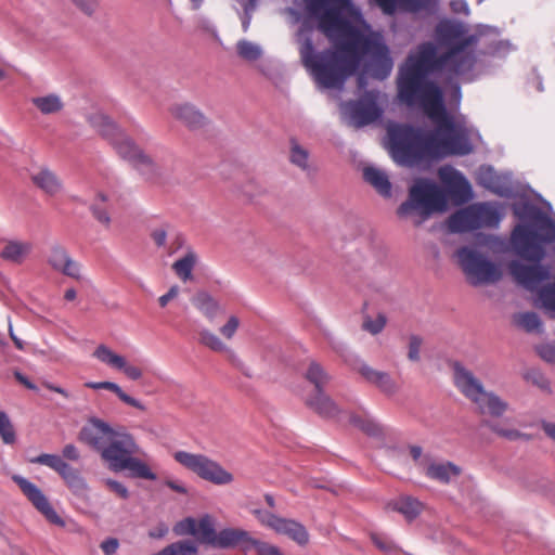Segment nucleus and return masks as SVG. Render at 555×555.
<instances>
[{"mask_svg": "<svg viewBox=\"0 0 555 555\" xmlns=\"http://www.w3.org/2000/svg\"><path fill=\"white\" fill-rule=\"evenodd\" d=\"M125 469L130 472L129 476L132 478H141L146 480H155L157 478L149 465L133 455L125 463Z\"/></svg>", "mask_w": 555, "mask_h": 555, "instance_id": "47", "label": "nucleus"}, {"mask_svg": "<svg viewBox=\"0 0 555 555\" xmlns=\"http://www.w3.org/2000/svg\"><path fill=\"white\" fill-rule=\"evenodd\" d=\"M350 421L354 426L369 436L382 437L384 434L382 425L371 417L353 415Z\"/></svg>", "mask_w": 555, "mask_h": 555, "instance_id": "50", "label": "nucleus"}, {"mask_svg": "<svg viewBox=\"0 0 555 555\" xmlns=\"http://www.w3.org/2000/svg\"><path fill=\"white\" fill-rule=\"evenodd\" d=\"M120 157L130 162L149 180L162 178L164 168L146 155L128 135L122 133L111 141Z\"/></svg>", "mask_w": 555, "mask_h": 555, "instance_id": "12", "label": "nucleus"}, {"mask_svg": "<svg viewBox=\"0 0 555 555\" xmlns=\"http://www.w3.org/2000/svg\"><path fill=\"white\" fill-rule=\"evenodd\" d=\"M514 322L528 333L540 332L542 322L535 312H520L514 315Z\"/></svg>", "mask_w": 555, "mask_h": 555, "instance_id": "49", "label": "nucleus"}, {"mask_svg": "<svg viewBox=\"0 0 555 555\" xmlns=\"http://www.w3.org/2000/svg\"><path fill=\"white\" fill-rule=\"evenodd\" d=\"M237 53L244 60L256 61L261 56L262 50L260 46L254 42L241 40L237 42Z\"/></svg>", "mask_w": 555, "mask_h": 555, "instance_id": "54", "label": "nucleus"}, {"mask_svg": "<svg viewBox=\"0 0 555 555\" xmlns=\"http://www.w3.org/2000/svg\"><path fill=\"white\" fill-rule=\"evenodd\" d=\"M440 181L447 186L449 194L460 202L472 197V186L462 172L451 166H442L438 170Z\"/></svg>", "mask_w": 555, "mask_h": 555, "instance_id": "21", "label": "nucleus"}, {"mask_svg": "<svg viewBox=\"0 0 555 555\" xmlns=\"http://www.w3.org/2000/svg\"><path fill=\"white\" fill-rule=\"evenodd\" d=\"M116 431L104 421L91 417L78 434L79 441L101 452Z\"/></svg>", "mask_w": 555, "mask_h": 555, "instance_id": "18", "label": "nucleus"}, {"mask_svg": "<svg viewBox=\"0 0 555 555\" xmlns=\"http://www.w3.org/2000/svg\"><path fill=\"white\" fill-rule=\"evenodd\" d=\"M240 326V320L235 315H231L227 323L219 328L220 334L227 338L232 339Z\"/></svg>", "mask_w": 555, "mask_h": 555, "instance_id": "63", "label": "nucleus"}, {"mask_svg": "<svg viewBox=\"0 0 555 555\" xmlns=\"http://www.w3.org/2000/svg\"><path fill=\"white\" fill-rule=\"evenodd\" d=\"M481 414H489L494 417L503 415L507 409L508 403L503 401L494 392L485 390L483 393L474 402Z\"/></svg>", "mask_w": 555, "mask_h": 555, "instance_id": "30", "label": "nucleus"}, {"mask_svg": "<svg viewBox=\"0 0 555 555\" xmlns=\"http://www.w3.org/2000/svg\"><path fill=\"white\" fill-rule=\"evenodd\" d=\"M454 256L467 282L473 286L494 284L502 278L499 266L476 247H460Z\"/></svg>", "mask_w": 555, "mask_h": 555, "instance_id": "5", "label": "nucleus"}, {"mask_svg": "<svg viewBox=\"0 0 555 555\" xmlns=\"http://www.w3.org/2000/svg\"><path fill=\"white\" fill-rule=\"evenodd\" d=\"M522 377L525 380L531 383L540 390L545 393H552V387L550 379L539 370V369H529L524 374Z\"/></svg>", "mask_w": 555, "mask_h": 555, "instance_id": "52", "label": "nucleus"}, {"mask_svg": "<svg viewBox=\"0 0 555 555\" xmlns=\"http://www.w3.org/2000/svg\"><path fill=\"white\" fill-rule=\"evenodd\" d=\"M198 341L215 352H229L231 358L234 359L233 351L214 332L207 328H202L198 332Z\"/></svg>", "mask_w": 555, "mask_h": 555, "instance_id": "44", "label": "nucleus"}, {"mask_svg": "<svg viewBox=\"0 0 555 555\" xmlns=\"http://www.w3.org/2000/svg\"><path fill=\"white\" fill-rule=\"evenodd\" d=\"M196 262V253L190 246H188L184 256L173 262L172 270L180 280L186 282L192 280V271Z\"/></svg>", "mask_w": 555, "mask_h": 555, "instance_id": "40", "label": "nucleus"}, {"mask_svg": "<svg viewBox=\"0 0 555 555\" xmlns=\"http://www.w3.org/2000/svg\"><path fill=\"white\" fill-rule=\"evenodd\" d=\"M88 122L100 135L109 142L120 132V129L117 127V125L102 112H94L89 114Z\"/></svg>", "mask_w": 555, "mask_h": 555, "instance_id": "32", "label": "nucleus"}, {"mask_svg": "<svg viewBox=\"0 0 555 555\" xmlns=\"http://www.w3.org/2000/svg\"><path fill=\"white\" fill-rule=\"evenodd\" d=\"M502 219L492 203H475L453 212L448 219L452 233H465L482 228H496Z\"/></svg>", "mask_w": 555, "mask_h": 555, "instance_id": "9", "label": "nucleus"}, {"mask_svg": "<svg viewBox=\"0 0 555 555\" xmlns=\"http://www.w3.org/2000/svg\"><path fill=\"white\" fill-rule=\"evenodd\" d=\"M363 178L379 195L391 196V183L386 171L369 166L363 169Z\"/></svg>", "mask_w": 555, "mask_h": 555, "instance_id": "31", "label": "nucleus"}, {"mask_svg": "<svg viewBox=\"0 0 555 555\" xmlns=\"http://www.w3.org/2000/svg\"><path fill=\"white\" fill-rule=\"evenodd\" d=\"M193 306L210 322L223 312L220 304L207 292H197L192 298Z\"/></svg>", "mask_w": 555, "mask_h": 555, "instance_id": "34", "label": "nucleus"}, {"mask_svg": "<svg viewBox=\"0 0 555 555\" xmlns=\"http://www.w3.org/2000/svg\"><path fill=\"white\" fill-rule=\"evenodd\" d=\"M391 51L380 33L366 36L358 50V64L348 69H393Z\"/></svg>", "mask_w": 555, "mask_h": 555, "instance_id": "10", "label": "nucleus"}, {"mask_svg": "<svg viewBox=\"0 0 555 555\" xmlns=\"http://www.w3.org/2000/svg\"><path fill=\"white\" fill-rule=\"evenodd\" d=\"M195 537L198 541L214 546L217 532L209 516H205L196 521Z\"/></svg>", "mask_w": 555, "mask_h": 555, "instance_id": "48", "label": "nucleus"}, {"mask_svg": "<svg viewBox=\"0 0 555 555\" xmlns=\"http://www.w3.org/2000/svg\"><path fill=\"white\" fill-rule=\"evenodd\" d=\"M93 357L113 369L119 370L125 366V358L115 353L105 345L98 346L93 351Z\"/></svg>", "mask_w": 555, "mask_h": 555, "instance_id": "46", "label": "nucleus"}, {"mask_svg": "<svg viewBox=\"0 0 555 555\" xmlns=\"http://www.w3.org/2000/svg\"><path fill=\"white\" fill-rule=\"evenodd\" d=\"M195 530L196 520L193 518H185L178 522L173 528V531L179 535L191 534L195 537Z\"/></svg>", "mask_w": 555, "mask_h": 555, "instance_id": "61", "label": "nucleus"}, {"mask_svg": "<svg viewBox=\"0 0 555 555\" xmlns=\"http://www.w3.org/2000/svg\"><path fill=\"white\" fill-rule=\"evenodd\" d=\"M185 243V237L181 233H173L165 248L167 255L172 256L184 247L186 248Z\"/></svg>", "mask_w": 555, "mask_h": 555, "instance_id": "60", "label": "nucleus"}, {"mask_svg": "<svg viewBox=\"0 0 555 555\" xmlns=\"http://www.w3.org/2000/svg\"><path fill=\"white\" fill-rule=\"evenodd\" d=\"M253 513L261 525L272 529L275 533L286 535L300 546H305L309 543V532L299 521L280 517L262 509H255Z\"/></svg>", "mask_w": 555, "mask_h": 555, "instance_id": "14", "label": "nucleus"}, {"mask_svg": "<svg viewBox=\"0 0 555 555\" xmlns=\"http://www.w3.org/2000/svg\"><path fill=\"white\" fill-rule=\"evenodd\" d=\"M373 544L382 552L393 555L400 552L399 546L386 534L371 533Z\"/></svg>", "mask_w": 555, "mask_h": 555, "instance_id": "53", "label": "nucleus"}, {"mask_svg": "<svg viewBox=\"0 0 555 555\" xmlns=\"http://www.w3.org/2000/svg\"><path fill=\"white\" fill-rule=\"evenodd\" d=\"M468 33L467 26L455 18H441L434 29V41L440 48H449L460 42L463 36Z\"/></svg>", "mask_w": 555, "mask_h": 555, "instance_id": "20", "label": "nucleus"}, {"mask_svg": "<svg viewBox=\"0 0 555 555\" xmlns=\"http://www.w3.org/2000/svg\"><path fill=\"white\" fill-rule=\"evenodd\" d=\"M301 63L305 69H348L341 65V54L327 48L321 52L317 51L310 37H306L300 48Z\"/></svg>", "mask_w": 555, "mask_h": 555, "instance_id": "17", "label": "nucleus"}, {"mask_svg": "<svg viewBox=\"0 0 555 555\" xmlns=\"http://www.w3.org/2000/svg\"><path fill=\"white\" fill-rule=\"evenodd\" d=\"M312 79L320 90H343L345 82L354 74L358 91L363 90L367 85V74L372 77L385 79L389 72H311Z\"/></svg>", "mask_w": 555, "mask_h": 555, "instance_id": "16", "label": "nucleus"}, {"mask_svg": "<svg viewBox=\"0 0 555 555\" xmlns=\"http://www.w3.org/2000/svg\"><path fill=\"white\" fill-rule=\"evenodd\" d=\"M13 480L33 505L42 513L49 521L56 525H63L61 517L56 514L48 499L36 485L22 476H13Z\"/></svg>", "mask_w": 555, "mask_h": 555, "instance_id": "19", "label": "nucleus"}, {"mask_svg": "<svg viewBox=\"0 0 555 555\" xmlns=\"http://www.w3.org/2000/svg\"><path fill=\"white\" fill-rule=\"evenodd\" d=\"M483 48L478 52L464 48L461 42L447 48L443 52L446 69H474L480 55H488L495 59H504L515 47L509 40H493L483 42Z\"/></svg>", "mask_w": 555, "mask_h": 555, "instance_id": "8", "label": "nucleus"}, {"mask_svg": "<svg viewBox=\"0 0 555 555\" xmlns=\"http://www.w3.org/2000/svg\"><path fill=\"white\" fill-rule=\"evenodd\" d=\"M339 107L345 124L360 129L377 121L383 116V94L377 90L364 91L357 100L341 102Z\"/></svg>", "mask_w": 555, "mask_h": 555, "instance_id": "7", "label": "nucleus"}, {"mask_svg": "<svg viewBox=\"0 0 555 555\" xmlns=\"http://www.w3.org/2000/svg\"><path fill=\"white\" fill-rule=\"evenodd\" d=\"M33 183L49 195H55L62 190V182L54 172L41 168L31 175Z\"/></svg>", "mask_w": 555, "mask_h": 555, "instance_id": "36", "label": "nucleus"}, {"mask_svg": "<svg viewBox=\"0 0 555 555\" xmlns=\"http://www.w3.org/2000/svg\"><path fill=\"white\" fill-rule=\"evenodd\" d=\"M168 225L155 228L151 232V237L157 247L166 248L168 244Z\"/></svg>", "mask_w": 555, "mask_h": 555, "instance_id": "62", "label": "nucleus"}, {"mask_svg": "<svg viewBox=\"0 0 555 555\" xmlns=\"http://www.w3.org/2000/svg\"><path fill=\"white\" fill-rule=\"evenodd\" d=\"M306 403L322 417H334L339 413L338 406L324 390L315 391L307 399Z\"/></svg>", "mask_w": 555, "mask_h": 555, "instance_id": "33", "label": "nucleus"}, {"mask_svg": "<svg viewBox=\"0 0 555 555\" xmlns=\"http://www.w3.org/2000/svg\"><path fill=\"white\" fill-rule=\"evenodd\" d=\"M453 375L457 389L472 402L477 401L486 390L480 379L459 362L453 364Z\"/></svg>", "mask_w": 555, "mask_h": 555, "instance_id": "23", "label": "nucleus"}, {"mask_svg": "<svg viewBox=\"0 0 555 555\" xmlns=\"http://www.w3.org/2000/svg\"><path fill=\"white\" fill-rule=\"evenodd\" d=\"M253 537L242 529H224L217 533L214 546L220 548L240 547L244 552L250 550Z\"/></svg>", "mask_w": 555, "mask_h": 555, "instance_id": "27", "label": "nucleus"}, {"mask_svg": "<svg viewBox=\"0 0 555 555\" xmlns=\"http://www.w3.org/2000/svg\"><path fill=\"white\" fill-rule=\"evenodd\" d=\"M305 376L306 379L314 386V392L324 390V387L331 380L330 374L315 361L309 363Z\"/></svg>", "mask_w": 555, "mask_h": 555, "instance_id": "43", "label": "nucleus"}, {"mask_svg": "<svg viewBox=\"0 0 555 555\" xmlns=\"http://www.w3.org/2000/svg\"><path fill=\"white\" fill-rule=\"evenodd\" d=\"M425 475L441 483H449L461 475V468L452 462H430L424 468Z\"/></svg>", "mask_w": 555, "mask_h": 555, "instance_id": "29", "label": "nucleus"}, {"mask_svg": "<svg viewBox=\"0 0 555 555\" xmlns=\"http://www.w3.org/2000/svg\"><path fill=\"white\" fill-rule=\"evenodd\" d=\"M30 250L31 245L27 242L4 241L3 247L0 250V257L4 261L20 264L28 256Z\"/></svg>", "mask_w": 555, "mask_h": 555, "instance_id": "35", "label": "nucleus"}, {"mask_svg": "<svg viewBox=\"0 0 555 555\" xmlns=\"http://www.w3.org/2000/svg\"><path fill=\"white\" fill-rule=\"evenodd\" d=\"M483 424L487 427H489L493 433H495L499 436H501L507 440H511V441L527 437L526 434H522V433L518 431L517 429L504 428V427L500 426L499 424L490 422V421H486Z\"/></svg>", "mask_w": 555, "mask_h": 555, "instance_id": "56", "label": "nucleus"}, {"mask_svg": "<svg viewBox=\"0 0 555 555\" xmlns=\"http://www.w3.org/2000/svg\"><path fill=\"white\" fill-rule=\"evenodd\" d=\"M538 354L548 363H555V345L543 344L537 347Z\"/></svg>", "mask_w": 555, "mask_h": 555, "instance_id": "64", "label": "nucleus"}, {"mask_svg": "<svg viewBox=\"0 0 555 555\" xmlns=\"http://www.w3.org/2000/svg\"><path fill=\"white\" fill-rule=\"evenodd\" d=\"M429 73L399 72L398 99L409 107L420 108L431 121L449 124L442 90L429 79Z\"/></svg>", "mask_w": 555, "mask_h": 555, "instance_id": "2", "label": "nucleus"}, {"mask_svg": "<svg viewBox=\"0 0 555 555\" xmlns=\"http://www.w3.org/2000/svg\"><path fill=\"white\" fill-rule=\"evenodd\" d=\"M555 242V222L544 215L537 216L533 221L515 227L511 235V244L517 256L532 264L513 260L508 271L513 279L528 291H534L550 279L548 266L540 262L545 257L544 244Z\"/></svg>", "mask_w": 555, "mask_h": 555, "instance_id": "1", "label": "nucleus"}, {"mask_svg": "<svg viewBox=\"0 0 555 555\" xmlns=\"http://www.w3.org/2000/svg\"><path fill=\"white\" fill-rule=\"evenodd\" d=\"M288 145V162L307 176L314 175L317 172V166L311 157L310 151L296 138H291Z\"/></svg>", "mask_w": 555, "mask_h": 555, "instance_id": "26", "label": "nucleus"}, {"mask_svg": "<svg viewBox=\"0 0 555 555\" xmlns=\"http://www.w3.org/2000/svg\"><path fill=\"white\" fill-rule=\"evenodd\" d=\"M30 102L42 115L59 114L64 108V102L56 93L34 96Z\"/></svg>", "mask_w": 555, "mask_h": 555, "instance_id": "39", "label": "nucleus"}, {"mask_svg": "<svg viewBox=\"0 0 555 555\" xmlns=\"http://www.w3.org/2000/svg\"><path fill=\"white\" fill-rule=\"evenodd\" d=\"M87 388L91 389H105L114 392L124 403L135 408L140 411H145L146 406L138 399L127 395L116 383L113 382H88L85 384Z\"/></svg>", "mask_w": 555, "mask_h": 555, "instance_id": "37", "label": "nucleus"}, {"mask_svg": "<svg viewBox=\"0 0 555 555\" xmlns=\"http://www.w3.org/2000/svg\"><path fill=\"white\" fill-rule=\"evenodd\" d=\"M386 507L400 513L406 521L411 522L421 515L424 509V504L414 496L401 495L388 502Z\"/></svg>", "mask_w": 555, "mask_h": 555, "instance_id": "28", "label": "nucleus"}, {"mask_svg": "<svg viewBox=\"0 0 555 555\" xmlns=\"http://www.w3.org/2000/svg\"><path fill=\"white\" fill-rule=\"evenodd\" d=\"M30 462L36 463V464L46 465V466L52 468L53 470H55L56 473H59L61 476L70 466L61 456L55 455V454H47V453L40 454L39 456L31 459Z\"/></svg>", "mask_w": 555, "mask_h": 555, "instance_id": "51", "label": "nucleus"}, {"mask_svg": "<svg viewBox=\"0 0 555 555\" xmlns=\"http://www.w3.org/2000/svg\"><path fill=\"white\" fill-rule=\"evenodd\" d=\"M538 296L543 308L555 311V281L544 285Z\"/></svg>", "mask_w": 555, "mask_h": 555, "instance_id": "55", "label": "nucleus"}, {"mask_svg": "<svg viewBox=\"0 0 555 555\" xmlns=\"http://www.w3.org/2000/svg\"><path fill=\"white\" fill-rule=\"evenodd\" d=\"M359 373L367 383L374 385L386 396H393L400 389L399 384L387 372L375 370L367 364H362L359 367Z\"/></svg>", "mask_w": 555, "mask_h": 555, "instance_id": "25", "label": "nucleus"}, {"mask_svg": "<svg viewBox=\"0 0 555 555\" xmlns=\"http://www.w3.org/2000/svg\"><path fill=\"white\" fill-rule=\"evenodd\" d=\"M102 482L111 492L115 493L118 498L122 500L129 499L130 492L124 483L112 478H104L102 479Z\"/></svg>", "mask_w": 555, "mask_h": 555, "instance_id": "58", "label": "nucleus"}, {"mask_svg": "<svg viewBox=\"0 0 555 555\" xmlns=\"http://www.w3.org/2000/svg\"><path fill=\"white\" fill-rule=\"evenodd\" d=\"M388 137L391 157L398 165L414 167L422 162L434 160L429 132L398 125L388 129Z\"/></svg>", "mask_w": 555, "mask_h": 555, "instance_id": "3", "label": "nucleus"}, {"mask_svg": "<svg viewBox=\"0 0 555 555\" xmlns=\"http://www.w3.org/2000/svg\"><path fill=\"white\" fill-rule=\"evenodd\" d=\"M386 325V318L383 314H378L376 319L366 318L363 322V330L376 335L383 331Z\"/></svg>", "mask_w": 555, "mask_h": 555, "instance_id": "59", "label": "nucleus"}, {"mask_svg": "<svg viewBox=\"0 0 555 555\" xmlns=\"http://www.w3.org/2000/svg\"><path fill=\"white\" fill-rule=\"evenodd\" d=\"M490 33H493L496 37L500 35V31L496 27L490 25H478L476 31L474 34H466L463 36V39L460 42L464 46V48H468L469 50L475 51L476 46L480 42V40L487 37Z\"/></svg>", "mask_w": 555, "mask_h": 555, "instance_id": "45", "label": "nucleus"}, {"mask_svg": "<svg viewBox=\"0 0 555 555\" xmlns=\"http://www.w3.org/2000/svg\"><path fill=\"white\" fill-rule=\"evenodd\" d=\"M449 124L433 121L436 129L430 131V152L433 159H441L450 155L464 156L473 152V145L466 133L456 128L452 116L447 112Z\"/></svg>", "mask_w": 555, "mask_h": 555, "instance_id": "6", "label": "nucleus"}, {"mask_svg": "<svg viewBox=\"0 0 555 555\" xmlns=\"http://www.w3.org/2000/svg\"><path fill=\"white\" fill-rule=\"evenodd\" d=\"M435 41H423L412 48L397 69H446L443 52Z\"/></svg>", "mask_w": 555, "mask_h": 555, "instance_id": "15", "label": "nucleus"}, {"mask_svg": "<svg viewBox=\"0 0 555 555\" xmlns=\"http://www.w3.org/2000/svg\"><path fill=\"white\" fill-rule=\"evenodd\" d=\"M48 262L54 270L68 278L77 281L81 279L80 264L60 245H55L51 248Z\"/></svg>", "mask_w": 555, "mask_h": 555, "instance_id": "24", "label": "nucleus"}, {"mask_svg": "<svg viewBox=\"0 0 555 555\" xmlns=\"http://www.w3.org/2000/svg\"><path fill=\"white\" fill-rule=\"evenodd\" d=\"M112 204L107 194L99 192L90 205L92 216L106 228L111 224V210Z\"/></svg>", "mask_w": 555, "mask_h": 555, "instance_id": "41", "label": "nucleus"}, {"mask_svg": "<svg viewBox=\"0 0 555 555\" xmlns=\"http://www.w3.org/2000/svg\"><path fill=\"white\" fill-rule=\"evenodd\" d=\"M173 459L184 468L214 485L225 486L234 480L230 472L225 470L218 462L204 454L177 451L173 454Z\"/></svg>", "mask_w": 555, "mask_h": 555, "instance_id": "11", "label": "nucleus"}, {"mask_svg": "<svg viewBox=\"0 0 555 555\" xmlns=\"http://www.w3.org/2000/svg\"><path fill=\"white\" fill-rule=\"evenodd\" d=\"M61 477L76 496L83 501L89 500V486L78 469L69 466Z\"/></svg>", "mask_w": 555, "mask_h": 555, "instance_id": "38", "label": "nucleus"}, {"mask_svg": "<svg viewBox=\"0 0 555 555\" xmlns=\"http://www.w3.org/2000/svg\"><path fill=\"white\" fill-rule=\"evenodd\" d=\"M0 436L4 443L11 444L15 441V430L9 416L0 411Z\"/></svg>", "mask_w": 555, "mask_h": 555, "instance_id": "57", "label": "nucleus"}, {"mask_svg": "<svg viewBox=\"0 0 555 555\" xmlns=\"http://www.w3.org/2000/svg\"><path fill=\"white\" fill-rule=\"evenodd\" d=\"M139 451V446L131 435L116 431L100 454L108 469L117 473L125 470V463Z\"/></svg>", "mask_w": 555, "mask_h": 555, "instance_id": "13", "label": "nucleus"}, {"mask_svg": "<svg viewBox=\"0 0 555 555\" xmlns=\"http://www.w3.org/2000/svg\"><path fill=\"white\" fill-rule=\"evenodd\" d=\"M446 207L444 192L434 181L420 178L410 188L408 201L399 206L397 212L400 217H406L415 210L426 219L434 212L443 211Z\"/></svg>", "mask_w": 555, "mask_h": 555, "instance_id": "4", "label": "nucleus"}, {"mask_svg": "<svg viewBox=\"0 0 555 555\" xmlns=\"http://www.w3.org/2000/svg\"><path fill=\"white\" fill-rule=\"evenodd\" d=\"M170 116L190 130H199L207 126V117L190 102H175L168 107Z\"/></svg>", "mask_w": 555, "mask_h": 555, "instance_id": "22", "label": "nucleus"}, {"mask_svg": "<svg viewBox=\"0 0 555 555\" xmlns=\"http://www.w3.org/2000/svg\"><path fill=\"white\" fill-rule=\"evenodd\" d=\"M384 4H389L391 7H399L400 9L417 13L423 10L433 12L436 10L438 1L437 0H380Z\"/></svg>", "mask_w": 555, "mask_h": 555, "instance_id": "42", "label": "nucleus"}]
</instances>
